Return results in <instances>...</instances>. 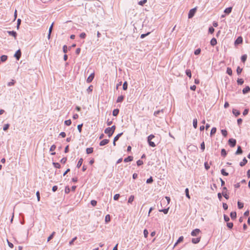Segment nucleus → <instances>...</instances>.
Wrapping results in <instances>:
<instances>
[{
	"label": "nucleus",
	"instance_id": "f257e3e1",
	"mask_svg": "<svg viewBox=\"0 0 250 250\" xmlns=\"http://www.w3.org/2000/svg\"><path fill=\"white\" fill-rule=\"evenodd\" d=\"M155 138V136L153 134H151L147 137V142L150 146L155 147L156 145L154 142L151 141V140Z\"/></svg>",
	"mask_w": 250,
	"mask_h": 250
},
{
	"label": "nucleus",
	"instance_id": "f03ea898",
	"mask_svg": "<svg viewBox=\"0 0 250 250\" xmlns=\"http://www.w3.org/2000/svg\"><path fill=\"white\" fill-rule=\"evenodd\" d=\"M222 196H223L226 199L229 198V196L227 193V189L226 187H224L222 193H220V201L222 198Z\"/></svg>",
	"mask_w": 250,
	"mask_h": 250
},
{
	"label": "nucleus",
	"instance_id": "7ed1b4c3",
	"mask_svg": "<svg viewBox=\"0 0 250 250\" xmlns=\"http://www.w3.org/2000/svg\"><path fill=\"white\" fill-rule=\"evenodd\" d=\"M196 11V8H194L190 9L188 14V18L189 19L192 18L194 16Z\"/></svg>",
	"mask_w": 250,
	"mask_h": 250
},
{
	"label": "nucleus",
	"instance_id": "20e7f679",
	"mask_svg": "<svg viewBox=\"0 0 250 250\" xmlns=\"http://www.w3.org/2000/svg\"><path fill=\"white\" fill-rule=\"evenodd\" d=\"M228 143H229V145L231 147H233L235 146L236 143V141L235 139L231 138V139H229V140Z\"/></svg>",
	"mask_w": 250,
	"mask_h": 250
},
{
	"label": "nucleus",
	"instance_id": "39448f33",
	"mask_svg": "<svg viewBox=\"0 0 250 250\" xmlns=\"http://www.w3.org/2000/svg\"><path fill=\"white\" fill-rule=\"evenodd\" d=\"M94 76H95L94 73V72L92 73L89 75V76L87 78V79L86 80V82L88 83H91L93 81V80L94 78Z\"/></svg>",
	"mask_w": 250,
	"mask_h": 250
},
{
	"label": "nucleus",
	"instance_id": "423d86ee",
	"mask_svg": "<svg viewBox=\"0 0 250 250\" xmlns=\"http://www.w3.org/2000/svg\"><path fill=\"white\" fill-rule=\"evenodd\" d=\"M21 50H20V49H19L17 51L16 53L14 54V57L16 58L17 60H19V59H20V58L21 57Z\"/></svg>",
	"mask_w": 250,
	"mask_h": 250
},
{
	"label": "nucleus",
	"instance_id": "0eeeda50",
	"mask_svg": "<svg viewBox=\"0 0 250 250\" xmlns=\"http://www.w3.org/2000/svg\"><path fill=\"white\" fill-rule=\"evenodd\" d=\"M104 133L107 134L109 137H110L113 134V133L111 131V130H110L109 127L105 128V129L104 130Z\"/></svg>",
	"mask_w": 250,
	"mask_h": 250
},
{
	"label": "nucleus",
	"instance_id": "6e6552de",
	"mask_svg": "<svg viewBox=\"0 0 250 250\" xmlns=\"http://www.w3.org/2000/svg\"><path fill=\"white\" fill-rule=\"evenodd\" d=\"M200 232V230L198 229H196L193 230L191 233V235L193 236H197L199 232Z\"/></svg>",
	"mask_w": 250,
	"mask_h": 250
},
{
	"label": "nucleus",
	"instance_id": "1a4fd4ad",
	"mask_svg": "<svg viewBox=\"0 0 250 250\" xmlns=\"http://www.w3.org/2000/svg\"><path fill=\"white\" fill-rule=\"evenodd\" d=\"M109 142V140L108 139H104L100 143V146H104L106 144H107Z\"/></svg>",
	"mask_w": 250,
	"mask_h": 250
},
{
	"label": "nucleus",
	"instance_id": "9d476101",
	"mask_svg": "<svg viewBox=\"0 0 250 250\" xmlns=\"http://www.w3.org/2000/svg\"><path fill=\"white\" fill-rule=\"evenodd\" d=\"M7 33L10 36H12L14 37L15 38H16L17 37V34L16 32L15 31H8Z\"/></svg>",
	"mask_w": 250,
	"mask_h": 250
},
{
	"label": "nucleus",
	"instance_id": "9b49d317",
	"mask_svg": "<svg viewBox=\"0 0 250 250\" xmlns=\"http://www.w3.org/2000/svg\"><path fill=\"white\" fill-rule=\"evenodd\" d=\"M243 42V39L241 37H239L237 38V39L235 41V44H239L240 43H241Z\"/></svg>",
	"mask_w": 250,
	"mask_h": 250
},
{
	"label": "nucleus",
	"instance_id": "f8f14e48",
	"mask_svg": "<svg viewBox=\"0 0 250 250\" xmlns=\"http://www.w3.org/2000/svg\"><path fill=\"white\" fill-rule=\"evenodd\" d=\"M163 111L164 110L163 109H162V110H157V111H156L154 112V115L156 116V117H158L159 115H160L161 113L163 114Z\"/></svg>",
	"mask_w": 250,
	"mask_h": 250
},
{
	"label": "nucleus",
	"instance_id": "ddd939ff",
	"mask_svg": "<svg viewBox=\"0 0 250 250\" xmlns=\"http://www.w3.org/2000/svg\"><path fill=\"white\" fill-rule=\"evenodd\" d=\"M243 153V151L242 150L241 147L240 146H238L237 147V149L235 152L236 155L241 154Z\"/></svg>",
	"mask_w": 250,
	"mask_h": 250
},
{
	"label": "nucleus",
	"instance_id": "4468645a",
	"mask_svg": "<svg viewBox=\"0 0 250 250\" xmlns=\"http://www.w3.org/2000/svg\"><path fill=\"white\" fill-rule=\"evenodd\" d=\"M242 91L244 94H247L250 91V87L247 86L243 89Z\"/></svg>",
	"mask_w": 250,
	"mask_h": 250
},
{
	"label": "nucleus",
	"instance_id": "2eb2a0df",
	"mask_svg": "<svg viewBox=\"0 0 250 250\" xmlns=\"http://www.w3.org/2000/svg\"><path fill=\"white\" fill-rule=\"evenodd\" d=\"M133 157L132 156H129L125 158L124 161L126 163V162L132 161L133 160Z\"/></svg>",
	"mask_w": 250,
	"mask_h": 250
},
{
	"label": "nucleus",
	"instance_id": "dca6fc26",
	"mask_svg": "<svg viewBox=\"0 0 250 250\" xmlns=\"http://www.w3.org/2000/svg\"><path fill=\"white\" fill-rule=\"evenodd\" d=\"M200 237H198V238H192L191 241L193 244H197L200 242Z\"/></svg>",
	"mask_w": 250,
	"mask_h": 250
},
{
	"label": "nucleus",
	"instance_id": "f3484780",
	"mask_svg": "<svg viewBox=\"0 0 250 250\" xmlns=\"http://www.w3.org/2000/svg\"><path fill=\"white\" fill-rule=\"evenodd\" d=\"M217 43V40L215 38H212L210 41V44L212 46H214L216 45Z\"/></svg>",
	"mask_w": 250,
	"mask_h": 250
},
{
	"label": "nucleus",
	"instance_id": "a211bd4d",
	"mask_svg": "<svg viewBox=\"0 0 250 250\" xmlns=\"http://www.w3.org/2000/svg\"><path fill=\"white\" fill-rule=\"evenodd\" d=\"M124 99V96L123 95H121L119 96L117 99L116 102L117 103H121L123 101Z\"/></svg>",
	"mask_w": 250,
	"mask_h": 250
},
{
	"label": "nucleus",
	"instance_id": "6ab92c4d",
	"mask_svg": "<svg viewBox=\"0 0 250 250\" xmlns=\"http://www.w3.org/2000/svg\"><path fill=\"white\" fill-rule=\"evenodd\" d=\"M183 239H184L183 236H180L177 240V242L174 244V247H175L178 244L182 242L183 241Z\"/></svg>",
	"mask_w": 250,
	"mask_h": 250
},
{
	"label": "nucleus",
	"instance_id": "aec40b11",
	"mask_svg": "<svg viewBox=\"0 0 250 250\" xmlns=\"http://www.w3.org/2000/svg\"><path fill=\"white\" fill-rule=\"evenodd\" d=\"M232 113L236 117L238 116L240 114V111L235 109L232 110Z\"/></svg>",
	"mask_w": 250,
	"mask_h": 250
},
{
	"label": "nucleus",
	"instance_id": "412c9836",
	"mask_svg": "<svg viewBox=\"0 0 250 250\" xmlns=\"http://www.w3.org/2000/svg\"><path fill=\"white\" fill-rule=\"evenodd\" d=\"M247 160L244 158L242 162L240 163V166L241 167L244 166L247 163Z\"/></svg>",
	"mask_w": 250,
	"mask_h": 250
},
{
	"label": "nucleus",
	"instance_id": "4be33fe9",
	"mask_svg": "<svg viewBox=\"0 0 250 250\" xmlns=\"http://www.w3.org/2000/svg\"><path fill=\"white\" fill-rule=\"evenodd\" d=\"M83 158H80L77 163V167L78 168H80V167L82 166V164H83Z\"/></svg>",
	"mask_w": 250,
	"mask_h": 250
},
{
	"label": "nucleus",
	"instance_id": "5701e85b",
	"mask_svg": "<svg viewBox=\"0 0 250 250\" xmlns=\"http://www.w3.org/2000/svg\"><path fill=\"white\" fill-rule=\"evenodd\" d=\"M119 113V110L118 109H115L112 112L113 116H117Z\"/></svg>",
	"mask_w": 250,
	"mask_h": 250
},
{
	"label": "nucleus",
	"instance_id": "b1692460",
	"mask_svg": "<svg viewBox=\"0 0 250 250\" xmlns=\"http://www.w3.org/2000/svg\"><path fill=\"white\" fill-rule=\"evenodd\" d=\"M231 10H232V7H228L224 10V13H225L227 14H229L231 12Z\"/></svg>",
	"mask_w": 250,
	"mask_h": 250
},
{
	"label": "nucleus",
	"instance_id": "393cba45",
	"mask_svg": "<svg viewBox=\"0 0 250 250\" xmlns=\"http://www.w3.org/2000/svg\"><path fill=\"white\" fill-rule=\"evenodd\" d=\"M86 151L87 154H91L93 151V147L87 148L86 149Z\"/></svg>",
	"mask_w": 250,
	"mask_h": 250
},
{
	"label": "nucleus",
	"instance_id": "a878e982",
	"mask_svg": "<svg viewBox=\"0 0 250 250\" xmlns=\"http://www.w3.org/2000/svg\"><path fill=\"white\" fill-rule=\"evenodd\" d=\"M7 58H8L7 56H6V55H2L0 57V61L2 62H4L7 60Z\"/></svg>",
	"mask_w": 250,
	"mask_h": 250
},
{
	"label": "nucleus",
	"instance_id": "bb28decb",
	"mask_svg": "<svg viewBox=\"0 0 250 250\" xmlns=\"http://www.w3.org/2000/svg\"><path fill=\"white\" fill-rule=\"evenodd\" d=\"M186 74L189 78H191V72L190 69H187L186 71Z\"/></svg>",
	"mask_w": 250,
	"mask_h": 250
},
{
	"label": "nucleus",
	"instance_id": "cd10ccee",
	"mask_svg": "<svg viewBox=\"0 0 250 250\" xmlns=\"http://www.w3.org/2000/svg\"><path fill=\"white\" fill-rule=\"evenodd\" d=\"M230 216L232 219H235L236 217V212H231L230 213Z\"/></svg>",
	"mask_w": 250,
	"mask_h": 250
},
{
	"label": "nucleus",
	"instance_id": "c85d7f7f",
	"mask_svg": "<svg viewBox=\"0 0 250 250\" xmlns=\"http://www.w3.org/2000/svg\"><path fill=\"white\" fill-rule=\"evenodd\" d=\"M122 134L123 133L122 132L117 135L114 138V142H116L117 141H118L119 138L122 135Z\"/></svg>",
	"mask_w": 250,
	"mask_h": 250
},
{
	"label": "nucleus",
	"instance_id": "c756f323",
	"mask_svg": "<svg viewBox=\"0 0 250 250\" xmlns=\"http://www.w3.org/2000/svg\"><path fill=\"white\" fill-rule=\"evenodd\" d=\"M193 126L194 128H196L197 127V119H194L193 121Z\"/></svg>",
	"mask_w": 250,
	"mask_h": 250
},
{
	"label": "nucleus",
	"instance_id": "7c9ffc66",
	"mask_svg": "<svg viewBox=\"0 0 250 250\" xmlns=\"http://www.w3.org/2000/svg\"><path fill=\"white\" fill-rule=\"evenodd\" d=\"M169 208L159 209L160 212H163L164 214H166L168 211Z\"/></svg>",
	"mask_w": 250,
	"mask_h": 250
},
{
	"label": "nucleus",
	"instance_id": "2f4dec72",
	"mask_svg": "<svg viewBox=\"0 0 250 250\" xmlns=\"http://www.w3.org/2000/svg\"><path fill=\"white\" fill-rule=\"evenodd\" d=\"M134 199V196L133 195H131L128 200V203L131 204L132 202L133 201Z\"/></svg>",
	"mask_w": 250,
	"mask_h": 250
},
{
	"label": "nucleus",
	"instance_id": "473e14b6",
	"mask_svg": "<svg viewBox=\"0 0 250 250\" xmlns=\"http://www.w3.org/2000/svg\"><path fill=\"white\" fill-rule=\"evenodd\" d=\"M105 221L106 223H108L110 221V216L109 214H107L105 216Z\"/></svg>",
	"mask_w": 250,
	"mask_h": 250
},
{
	"label": "nucleus",
	"instance_id": "72a5a7b5",
	"mask_svg": "<svg viewBox=\"0 0 250 250\" xmlns=\"http://www.w3.org/2000/svg\"><path fill=\"white\" fill-rule=\"evenodd\" d=\"M247 55L245 54V55H242V57H241V61H242V62H245V61L247 60Z\"/></svg>",
	"mask_w": 250,
	"mask_h": 250
},
{
	"label": "nucleus",
	"instance_id": "f704fd0d",
	"mask_svg": "<svg viewBox=\"0 0 250 250\" xmlns=\"http://www.w3.org/2000/svg\"><path fill=\"white\" fill-rule=\"evenodd\" d=\"M217 129L216 127H213L212 128L211 131H210V136H212V135L214 134L216 132Z\"/></svg>",
	"mask_w": 250,
	"mask_h": 250
},
{
	"label": "nucleus",
	"instance_id": "c9c22d12",
	"mask_svg": "<svg viewBox=\"0 0 250 250\" xmlns=\"http://www.w3.org/2000/svg\"><path fill=\"white\" fill-rule=\"evenodd\" d=\"M53 165L54 166V167L56 168H60L61 167V165L59 163H55V162H53Z\"/></svg>",
	"mask_w": 250,
	"mask_h": 250
},
{
	"label": "nucleus",
	"instance_id": "e433bc0d",
	"mask_svg": "<svg viewBox=\"0 0 250 250\" xmlns=\"http://www.w3.org/2000/svg\"><path fill=\"white\" fill-rule=\"evenodd\" d=\"M127 82H125L123 83V89L124 90H126L127 89Z\"/></svg>",
	"mask_w": 250,
	"mask_h": 250
},
{
	"label": "nucleus",
	"instance_id": "4c0bfd02",
	"mask_svg": "<svg viewBox=\"0 0 250 250\" xmlns=\"http://www.w3.org/2000/svg\"><path fill=\"white\" fill-rule=\"evenodd\" d=\"M237 205H238V208L240 209H241L243 208L244 207V204L243 203L238 201V203H237Z\"/></svg>",
	"mask_w": 250,
	"mask_h": 250
},
{
	"label": "nucleus",
	"instance_id": "58836bf2",
	"mask_svg": "<svg viewBox=\"0 0 250 250\" xmlns=\"http://www.w3.org/2000/svg\"><path fill=\"white\" fill-rule=\"evenodd\" d=\"M185 193H186V197L187 198H188V199H190V196H189V190H188V188H186V189H185Z\"/></svg>",
	"mask_w": 250,
	"mask_h": 250
},
{
	"label": "nucleus",
	"instance_id": "ea45409f",
	"mask_svg": "<svg viewBox=\"0 0 250 250\" xmlns=\"http://www.w3.org/2000/svg\"><path fill=\"white\" fill-rule=\"evenodd\" d=\"M221 133L222 134V135L224 136V137H226L227 135V131L225 129H222L221 130Z\"/></svg>",
	"mask_w": 250,
	"mask_h": 250
},
{
	"label": "nucleus",
	"instance_id": "a19ab883",
	"mask_svg": "<svg viewBox=\"0 0 250 250\" xmlns=\"http://www.w3.org/2000/svg\"><path fill=\"white\" fill-rule=\"evenodd\" d=\"M237 82L238 84L241 85L244 83V80L242 79H238Z\"/></svg>",
	"mask_w": 250,
	"mask_h": 250
},
{
	"label": "nucleus",
	"instance_id": "79ce46f5",
	"mask_svg": "<svg viewBox=\"0 0 250 250\" xmlns=\"http://www.w3.org/2000/svg\"><path fill=\"white\" fill-rule=\"evenodd\" d=\"M227 155V152L225 149L221 150V155L223 157H225Z\"/></svg>",
	"mask_w": 250,
	"mask_h": 250
},
{
	"label": "nucleus",
	"instance_id": "37998d69",
	"mask_svg": "<svg viewBox=\"0 0 250 250\" xmlns=\"http://www.w3.org/2000/svg\"><path fill=\"white\" fill-rule=\"evenodd\" d=\"M64 124L66 125H67V126L70 125L71 124V120H68L65 121Z\"/></svg>",
	"mask_w": 250,
	"mask_h": 250
},
{
	"label": "nucleus",
	"instance_id": "c03bdc74",
	"mask_svg": "<svg viewBox=\"0 0 250 250\" xmlns=\"http://www.w3.org/2000/svg\"><path fill=\"white\" fill-rule=\"evenodd\" d=\"M152 182H153V178L152 177H150V178H149L148 179H147L146 180V183L147 184H151L152 183Z\"/></svg>",
	"mask_w": 250,
	"mask_h": 250
},
{
	"label": "nucleus",
	"instance_id": "a18cd8bd",
	"mask_svg": "<svg viewBox=\"0 0 250 250\" xmlns=\"http://www.w3.org/2000/svg\"><path fill=\"white\" fill-rule=\"evenodd\" d=\"M227 226L228 227V228L231 229L232 228L233 224L232 222H229V223H227Z\"/></svg>",
	"mask_w": 250,
	"mask_h": 250
},
{
	"label": "nucleus",
	"instance_id": "49530a36",
	"mask_svg": "<svg viewBox=\"0 0 250 250\" xmlns=\"http://www.w3.org/2000/svg\"><path fill=\"white\" fill-rule=\"evenodd\" d=\"M55 233V232H53L48 237L47 242H49L50 240H51L53 238Z\"/></svg>",
	"mask_w": 250,
	"mask_h": 250
},
{
	"label": "nucleus",
	"instance_id": "de8ad7c7",
	"mask_svg": "<svg viewBox=\"0 0 250 250\" xmlns=\"http://www.w3.org/2000/svg\"><path fill=\"white\" fill-rule=\"evenodd\" d=\"M148 232L146 229L144 230V235L145 238H146L148 236Z\"/></svg>",
	"mask_w": 250,
	"mask_h": 250
},
{
	"label": "nucleus",
	"instance_id": "09e8293b",
	"mask_svg": "<svg viewBox=\"0 0 250 250\" xmlns=\"http://www.w3.org/2000/svg\"><path fill=\"white\" fill-rule=\"evenodd\" d=\"M201 53V49L200 48H198L194 51V54L195 55H198Z\"/></svg>",
	"mask_w": 250,
	"mask_h": 250
},
{
	"label": "nucleus",
	"instance_id": "8fccbe9b",
	"mask_svg": "<svg viewBox=\"0 0 250 250\" xmlns=\"http://www.w3.org/2000/svg\"><path fill=\"white\" fill-rule=\"evenodd\" d=\"M9 127V124H5L3 126V130L4 131H6Z\"/></svg>",
	"mask_w": 250,
	"mask_h": 250
},
{
	"label": "nucleus",
	"instance_id": "3c124183",
	"mask_svg": "<svg viewBox=\"0 0 250 250\" xmlns=\"http://www.w3.org/2000/svg\"><path fill=\"white\" fill-rule=\"evenodd\" d=\"M227 73L229 75H232V70L231 69V68L228 67L227 68Z\"/></svg>",
	"mask_w": 250,
	"mask_h": 250
},
{
	"label": "nucleus",
	"instance_id": "603ef678",
	"mask_svg": "<svg viewBox=\"0 0 250 250\" xmlns=\"http://www.w3.org/2000/svg\"><path fill=\"white\" fill-rule=\"evenodd\" d=\"M147 1V0H141L139 2H138V4L140 5H142L143 6L145 3H146Z\"/></svg>",
	"mask_w": 250,
	"mask_h": 250
},
{
	"label": "nucleus",
	"instance_id": "864d4df0",
	"mask_svg": "<svg viewBox=\"0 0 250 250\" xmlns=\"http://www.w3.org/2000/svg\"><path fill=\"white\" fill-rule=\"evenodd\" d=\"M222 174H223L224 176H228L229 175V173L225 171L224 169H222L221 170Z\"/></svg>",
	"mask_w": 250,
	"mask_h": 250
},
{
	"label": "nucleus",
	"instance_id": "5fc2aeb1",
	"mask_svg": "<svg viewBox=\"0 0 250 250\" xmlns=\"http://www.w3.org/2000/svg\"><path fill=\"white\" fill-rule=\"evenodd\" d=\"M93 90V86L92 85H90L88 88L86 89V91L88 92V93H90Z\"/></svg>",
	"mask_w": 250,
	"mask_h": 250
},
{
	"label": "nucleus",
	"instance_id": "6e6d98bb",
	"mask_svg": "<svg viewBox=\"0 0 250 250\" xmlns=\"http://www.w3.org/2000/svg\"><path fill=\"white\" fill-rule=\"evenodd\" d=\"M242 71V69L239 66H238L237 68V69H236V72H237V73L239 75L241 72Z\"/></svg>",
	"mask_w": 250,
	"mask_h": 250
},
{
	"label": "nucleus",
	"instance_id": "4d7b16f0",
	"mask_svg": "<svg viewBox=\"0 0 250 250\" xmlns=\"http://www.w3.org/2000/svg\"><path fill=\"white\" fill-rule=\"evenodd\" d=\"M120 195L119 194H116L113 197L114 200H118L120 197Z\"/></svg>",
	"mask_w": 250,
	"mask_h": 250
},
{
	"label": "nucleus",
	"instance_id": "13d9d810",
	"mask_svg": "<svg viewBox=\"0 0 250 250\" xmlns=\"http://www.w3.org/2000/svg\"><path fill=\"white\" fill-rule=\"evenodd\" d=\"M143 164V161L141 160H139L137 161V165L138 166H140Z\"/></svg>",
	"mask_w": 250,
	"mask_h": 250
},
{
	"label": "nucleus",
	"instance_id": "bf43d9fd",
	"mask_svg": "<svg viewBox=\"0 0 250 250\" xmlns=\"http://www.w3.org/2000/svg\"><path fill=\"white\" fill-rule=\"evenodd\" d=\"M214 31V29L213 27H210L208 29V32L210 34H212Z\"/></svg>",
	"mask_w": 250,
	"mask_h": 250
},
{
	"label": "nucleus",
	"instance_id": "052dcab7",
	"mask_svg": "<svg viewBox=\"0 0 250 250\" xmlns=\"http://www.w3.org/2000/svg\"><path fill=\"white\" fill-rule=\"evenodd\" d=\"M83 126V124L79 125L77 126L78 130H79V132H81L82 131V128Z\"/></svg>",
	"mask_w": 250,
	"mask_h": 250
},
{
	"label": "nucleus",
	"instance_id": "680f3d73",
	"mask_svg": "<svg viewBox=\"0 0 250 250\" xmlns=\"http://www.w3.org/2000/svg\"><path fill=\"white\" fill-rule=\"evenodd\" d=\"M80 37L82 39H84L86 37V34L85 33L83 32L80 35Z\"/></svg>",
	"mask_w": 250,
	"mask_h": 250
},
{
	"label": "nucleus",
	"instance_id": "e2e57ef3",
	"mask_svg": "<svg viewBox=\"0 0 250 250\" xmlns=\"http://www.w3.org/2000/svg\"><path fill=\"white\" fill-rule=\"evenodd\" d=\"M14 83H15V82L13 80H12L11 82H10L7 83V85L9 86H11L12 85H13L14 84Z\"/></svg>",
	"mask_w": 250,
	"mask_h": 250
},
{
	"label": "nucleus",
	"instance_id": "0e129e2a",
	"mask_svg": "<svg viewBox=\"0 0 250 250\" xmlns=\"http://www.w3.org/2000/svg\"><path fill=\"white\" fill-rule=\"evenodd\" d=\"M205 143L203 142L201 144V149H202V151H204L205 150Z\"/></svg>",
	"mask_w": 250,
	"mask_h": 250
},
{
	"label": "nucleus",
	"instance_id": "69168bd1",
	"mask_svg": "<svg viewBox=\"0 0 250 250\" xmlns=\"http://www.w3.org/2000/svg\"><path fill=\"white\" fill-rule=\"evenodd\" d=\"M67 161V158L66 157H63L62 158L61 160V162L62 164H65Z\"/></svg>",
	"mask_w": 250,
	"mask_h": 250
},
{
	"label": "nucleus",
	"instance_id": "338daca9",
	"mask_svg": "<svg viewBox=\"0 0 250 250\" xmlns=\"http://www.w3.org/2000/svg\"><path fill=\"white\" fill-rule=\"evenodd\" d=\"M109 128L110 129V130H111V131L114 133V131H115V130L116 129V126L115 125H113L111 127H109Z\"/></svg>",
	"mask_w": 250,
	"mask_h": 250
},
{
	"label": "nucleus",
	"instance_id": "774afa93",
	"mask_svg": "<svg viewBox=\"0 0 250 250\" xmlns=\"http://www.w3.org/2000/svg\"><path fill=\"white\" fill-rule=\"evenodd\" d=\"M248 112H249V109H245L243 112V115L244 116H246L248 114Z\"/></svg>",
	"mask_w": 250,
	"mask_h": 250
}]
</instances>
